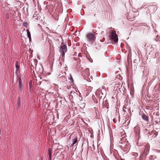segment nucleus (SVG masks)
Segmentation results:
<instances>
[{
    "label": "nucleus",
    "instance_id": "nucleus-7",
    "mask_svg": "<svg viewBox=\"0 0 160 160\" xmlns=\"http://www.w3.org/2000/svg\"><path fill=\"white\" fill-rule=\"evenodd\" d=\"M84 73H85V75L87 76H89L90 74L89 72V68H87L84 71Z\"/></svg>",
    "mask_w": 160,
    "mask_h": 160
},
{
    "label": "nucleus",
    "instance_id": "nucleus-26",
    "mask_svg": "<svg viewBox=\"0 0 160 160\" xmlns=\"http://www.w3.org/2000/svg\"><path fill=\"white\" fill-rule=\"evenodd\" d=\"M113 121L114 123H116V122L115 121V118L113 119Z\"/></svg>",
    "mask_w": 160,
    "mask_h": 160
},
{
    "label": "nucleus",
    "instance_id": "nucleus-10",
    "mask_svg": "<svg viewBox=\"0 0 160 160\" xmlns=\"http://www.w3.org/2000/svg\"><path fill=\"white\" fill-rule=\"evenodd\" d=\"M130 14H131L130 12H129L128 14L127 15V18L128 19L130 20L131 21L133 20L134 19V16H133L132 17H131V16L130 17L129 16Z\"/></svg>",
    "mask_w": 160,
    "mask_h": 160
},
{
    "label": "nucleus",
    "instance_id": "nucleus-20",
    "mask_svg": "<svg viewBox=\"0 0 160 160\" xmlns=\"http://www.w3.org/2000/svg\"><path fill=\"white\" fill-rule=\"evenodd\" d=\"M29 86L30 90H31L32 85L31 81H30L29 82Z\"/></svg>",
    "mask_w": 160,
    "mask_h": 160
},
{
    "label": "nucleus",
    "instance_id": "nucleus-29",
    "mask_svg": "<svg viewBox=\"0 0 160 160\" xmlns=\"http://www.w3.org/2000/svg\"><path fill=\"white\" fill-rule=\"evenodd\" d=\"M142 147H144V148H146V147H145V145H142Z\"/></svg>",
    "mask_w": 160,
    "mask_h": 160
},
{
    "label": "nucleus",
    "instance_id": "nucleus-13",
    "mask_svg": "<svg viewBox=\"0 0 160 160\" xmlns=\"http://www.w3.org/2000/svg\"><path fill=\"white\" fill-rule=\"evenodd\" d=\"M122 150H124L125 152L127 151L128 149L129 148L128 145V146H127V145H126V147H123L122 146Z\"/></svg>",
    "mask_w": 160,
    "mask_h": 160
},
{
    "label": "nucleus",
    "instance_id": "nucleus-3",
    "mask_svg": "<svg viewBox=\"0 0 160 160\" xmlns=\"http://www.w3.org/2000/svg\"><path fill=\"white\" fill-rule=\"evenodd\" d=\"M110 38L112 41L115 42H117L118 40V36L114 31H112L111 34L109 36Z\"/></svg>",
    "mask_w": 160,
    "mask_h": 160
},
{
    "label": "nucleus",
    "instance_id": "nucleus-23",
    "mask_svg": "<svg viewBox=\"0 0 160 160\" xmlns=\"http://www.w3.org/2000/svg\"><path fill=\"white\" fill-rule=\"evenodd\" d=\"M152 46H150L149 47H148L147 48V50H150V51H152V48H151V50H150V48L151 47H152Z\"/></svg>",
    "mask_w": 160,
    "mask_h": 160
},
{
    "label": "nucleus",
    "instance_id": "nucleus-24",
    "mask_svg": "<svg viewBox=\"0 0 160 160\" xmlns=\"http://www.w3.org/2000/svg\"><path fill=\"white\" fill-rule=\"evenodd\" d=\"M34 64H35V66H36V67H35L36 70H37L38 69L37 68H38V66H37V65H36L37 64H36L35 62H34Z\"/></svg>",
    "mask_w": 160,
    "mask_h": 160
},
{
    "label": "nucleus",
    "instance_id": "nucleus-31",
    "mask_svg": "<svg viewBox=\"0 0 160 160\" xmlns=\"http://www.w3.org/2000/svg\"><path fill=\"white\" fill-rule=\"evenodd\" d=\"M78 96H81V94L79 93V95Z\"/></svg>",
    "mask_w": 160,
    "mask_h": 160
},
{
    "label": "nucleus",
    "instance_id": "nucleus-1",
    "mask_svg": "<svg viewBox=\"0 0 160 160\" xmlns=\"http://www.w3.org/2000/svg\"><path fill=\"white\" fill-rule=\"evenodd\" d=\"M18 84L17 87V90L18 93L19 94H22L24 92V85L23 82L21 80L20 77H19L18 78Z\"/></svg>",
    "mask_w": 160,
    "mask_h": 160
},
{
    "label": "nucleus",
    "instance_id": "nucleus-18",
    "mask_svg": "<svg viewBox=\"0 0 160 160\" xmlns=\"http://www.w3.org/2000/svg\"><path fill=\"white\" fill-rule=\"evenodd\" d=\"M49 157L50 158L52 156V150L50 148L48 150Z\"/></svg>",
    "mask_w": 160,
    "mask_h": 160
},
{
    "label": "nucleus",
    "instance_id": "nucleus-14",
    "mask_svg": "<svg viewBox=\"0 0 160 160\" xmlns=\"http://www.w3.org/2000/svg\"><path fill=\"white\" fill-rule=\"evenodd\" d=\"M21 100L20 99V98H18V102H17V104H18V107H19V106H20L21 103Z\"/></svg>",
    "mask_w": 160,
    "mask_h": 160
},
{
    "label": "nucleus",
    "instance_id": "nucleus-15",
    "mask_svg": "<svg viewBox=\"0 0 160 160\" xmlns=\"http://www.w3.org/2000/svg\"><path fill=\"white\" fill-rule=\"evenodd\" d=\"M155 131H152V134H150L149 135H151L152 134H154V136H152L153 137H154V138H155L157 137V136L158 135V133L157 132H156L155 133Z\"/></svg>",
    "mask_w": 160,
    "mask_h": 160
},
{
    "label": "nucleus",
    "instance_id": "nucleus-28",
    "mask_svg": "<svg viewBox=\"0 0 160 160\" xmlns=\"http://www.w3.org/2000/svg\"><path fill=\"white\" fill-rule=\"evenodd\" d=\"M136 61H137V60L135 59V60H134L133 62L134 63H136Z\"/></svg>",
    "mask_w": 160,
    "mask_h": 160
},
{
    "label": "nucleus",
    "instance_id": "nucleus-2",
    "mask_svg": "<svg viewBox=\"0 0 160 160\" xmlns=\"http://www.w3.org/2000/svg\"><path fill=\"white\" fill-rule=\"evenodd\" d=\"M87 41L90 43H93L96 39L95 35L92 33H88L86 36Z\"/></svg>",
    "mask_w": 160,
    "mask_h": 160
},
{
    "label": "nucleus",
    "instance_id": "nucleus-30",
    "mask_svg": "<svg viewBox=\"0 0 160 160\" xmlns=\"http://www.w3.org/2000/svg\"><path fill=\"white\" fill-rule=\"evenodd\" d=\"M103 32V31H102L101 32V34L102 35V33Z\"/></svg>",
    "mask_w": 160,
    "mask_h": 160
},
{
    "label": "nucleus",
    "instance_id": "nucleus-9",
    "mask_svg": "<svg viewBox=\"0 0 160 160\" xmlns=\"http://www.w3.org/2000/svg\"><path fill=\"white\" fill-rule=\"evenodd\" d=\"M72 145L73 146H74V145L78 142V139L77 137L72 139Z\"/></svg>",
    "mask_w": 160,
    "mask_h": 160
},
{
    "label": "nucleus",
    "instance_id": "nucleus-17",
    "mask_svg": "<svg viewBox=\"0 0 160 160\" xmlns=\"http://www.w3.org/2000/svg\"><path fill=\"white\" fill-rule=\"evenodd\" d=\"M104 105L108 108V103L107 100H105L104 102Z\"/></svg>",
    "mask_w": 160,
    "mask_h": 160
},
{
    "label": "nucleus",
    "instance_id": "nucleus-25",
    "mask_svg": "<svg viewBox=\"0 0 160 160\" xmlns=\"http://www.w3.org/2000/svg\"><path fill=\"white\" fill-rule=\"evenodd\" d=\"M150 7H151V8H155L156 6H155L152 5V6H151Z\"/></svg>",
    "mask_w": 160,
    "mask_h": 160
},
{
    "label": "nucleus",
    "instance_id": "nucleus-12",
    "mask_svg": "<svg viewBox=\"0 0 160 160\" xmlns=\"http://www.w3.org/2000/svg\"><path fill=\"white\" fill-rule=\"evenodd\" d=\"M93 48H95L96 49H98L100 47V45L98 43H95V44H93Z\"/></svg>",
    "mask_w": 160,
    "mask_h": 160
},
{
    "label": "nucleus",
    "instance_id": "nucleus-11",
    "mask_svg": "<svg viewBox=\"0 0 160 160\" xmlns=\"http://www.w3.org/2000/svg\"><path fill=\"white\" fill-rule=\"evenodd\" d=\"M26 31H27V34L28 37L29 38V41H30L31 40V36L30 32L28 29H27L26 30Z\"/></svg>",
    "mask_w": 160,
    "mask_h": 160
},
{
    "label": "nucleus",
    "instance_id": "nucleus-21",
    "mask_svg": "<svg viewBox=\"0 0 160 160\" xmlns=\"http://www.w3.org/2000/svg\"><path fill=\"white\" fill-rule=\"evenodd\" d=\"M22 25L25 28H27L28 24L27 22H24L22 23Z\"/></svg>",
    "mask_w": 160,
    "mask_h": 160
},
{
    "label": "nucleus",
    "instance_id": "nucleus-5",
    "mask_svg": "<svg viewBox=\"0 0 160 160\" xmlns=\"http://www.w3.org/2000/svg\"><path fill=\"white\" fill-rule=\"evenodd\" d=\"M71 93L72 94V97L73 98H74L75 99H76V98H78V100L79 101H81L82 100V98L81 96H78V94L76 92H72Z\"/></svg>",
    "mask_w": 160,
    "mask_h": 160
},
{
    "label": "nucleus",
    "instance_id": "nucleus-22",
    "mask_svg": "<svg viewBox=\"0 0 160 160\" xmlns=\"http://www.w3.org/2000/svg\"><path fill=\"white\" fill-rule=\"evenodd\" d=\"M62 54V57L61 58V60L62 61H64V58L65 57V55L64 56L63 55V53H61Z\"/></svg>",
    "mask_w": 160,
    "mask_h": 160
},
{
    "label": "nucleus",
    "instance_id": "nucleus-27",
    "mask_svg": "<svg viewBox=\"0 0 160 160\" xmlns=\"http://www.w3.org/2000/svg\"><path fill=\"white\" fill-rule=\"evenodd\" d=\"M19 71V68H18V69H17V68H16V71L18 72V71Z\"/></svg>",
    "mask_w": 160,
    "mask_h": 160
},
{
    "label": "nucleus",
    "instance_id": "nucleus-16",
    "mask_svg": "<svg viewBox=\"0 0 160 160\" xmlns=\"http://www.w3.org/2000/svg\"><path fill=\"white\" fill-rule=\"evenodd\" d=\"M19 64L18 61H17L15 62V67L16 68H17V69L18 68H19Z\"/></svg>",
    "mask_w": 160,
    "mask_h": 160
},
{
    "label": "nucleus",
    "instance_id": "nucleus-6",
    "mask_svg": "<svg viewBox=\"0 0 160 160\" xmlns=\"http://www.w3.org/2000/svg\"><path fill=\"white\" fill-rule=\"evenodd\" d=\"M142 118L143 120L147 122H148L149 119L148 116L146 115L144 113H143L142 116Z\"/></svg>",
    "mask_w": 160,
    "mask_h": 160
},
{
    "label": "nucleus",
    "instance_id": "nucleus-8",
    "mask_svg": "<svg viewBox=\"0 0 160 160\" xmlns=\"http://www.w3.org/2000/svg\"><path fill=\"white\" fill-rule=\"evenodd\" d=\"M142 67L143 68V69H144V70L143 71V76H145L147 74L148 69L147 67L145 66H142Z\"/></svg>",
    "mask_w": 160,
    "mask_h": 160
},
{
    "label": "nucleus",
    "instance_id": "nucleus-19",
    "mask_svg": "<svg viewBox=\"0 0 160 160\" xmlns=\"http://www.w3.org/2000/svg\"><path fill=\"white\" fill-rule=\"evenodd\" d=\"M69 79L72 82H73V80L71 74H70Z\"/></svg>",
    "mask_w": 160,
    "mask_h": 160
},
{
    "label": "nucleus",
    "instance_id": "nucleus-4",
    "mask_svg": "<svg viewBox=\"0 0 160 160\" xmlns=\"http://www.w3.org/2000/svg\"><path fill=\"white\" fill-rule=\"evenodd\" d=\"M67 51V46L65 45H63L60 47L59 52L61 53H63V55L64 56L65 53Z\"/></svg>",
    "mask_w": 160,
    "mask_h": 160
}]
</instances>
